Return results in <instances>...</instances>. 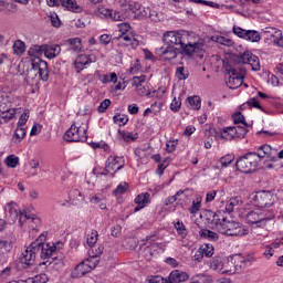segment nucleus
<instances>
[{
    "label": "nucleus",
    "instance_id": "obj_20",
    "mask_svg": "<svg viewBox=\"0 0 283 283\" xmlns=\"http://www.w3.org/2000/svg\"><path fill=\"white\" fill-rule=\"evenodd\" d=\"M160 59L164 61H174V59L178 57V54H180V50L176 46H161L157 50Z\"/></svg>",
    "mask_w": 283,
    "mask_h": 283
},
{
    "label": "nucleus",
    "instance_id": "obj_49",
    "mask_svg": "<svg viewBox=\"0 0 283 283\" xmlns=\"http://www.w3.org/2000/svg\"><path fill=\"white\" fill-rule=\"evenodd\" d=\"M137 17H145L149 18L151 17V9L149 7H143L139 4V8L137 9V12H135Z\"/></svg>",
    "mask_w": 283,
    "mask_h": 283
},
{
    "label": "nucleus",
    "instance_id": "obj_33",
    "mask_svg": "<svg viewBox=\"0 0 283 283\" xmlns=\"http://www.w3.org/2000/svg\"><path fill=\"white\" fill-rule=\"evenodd\" d=\"M261 224H266L268 220H273L275 218V212L273 210L263 209L259 210Z\"/></svg>",
    "mask_w": 283,
    "mask_h": 283
},
{
    "label": "nucleus",
    "instance_id": "obj_41",
    "mask_svg": "<svg viewBox=\"0 0 283 283\" xmlns=\"http://www.w3.org/2000/svg\"><path fill=\"white\" fill-rule=\"evenodd\" d=\"M263 34H268V36H272V39H275L276 36H280L282 33V30L275 29L273 27H266L262 29Z\"/></svg>",
    "mask_w": 283,
    "mask_h": 283
},
{
    "label": "nucleus",
    "instance_id": "obj_43",
    "mask_svg": "<svg viewBox=\"0 0 283 283\" xmlns=\"http://www.w3.org/2000/svg\"><path fill=\"white\" fill-rule=\"evenodd\" d=\"M199 250H201L202 254L206 256V258H211L213 255V245L211 243H206V244H202Z\"/></svg>",
    "mask_w": 283,
    "mask_h": 283
},
{
    "label": "nucleus",
    "instance_id": "obj_64",
    "mask_svg": "<svg viewBox=\"0 0 283 283\" xmlns=\"http://www.w3.org/2000/svg\"><path fill=\"white\" fill-rule=\"evenodd\" d=\"M138 72H140V62L138 60H135L130 64L129 73L130 74H138Z\"/></svg>",
    "mask_w": 283,
    "mask_h": 283
},
{
    "label": "nucleus",
    "instance_id": "obj_2",
    "mask_svg": "<svg viewBox=\"0 0 283 283\" xmlns=\"http://www.w3.org/2000/svg\"><path fill=\"white\" fill-rule=\"evenodd\" d=\"M44 50H45L44 44L32 45L28 50V55L33 57L31 60L32 70H34V72H38L41 81L48 82L50 78V71L48 70V62H45V61L41 60V57H39V56H41V54H43Z\"/></svg>",
    "mask_w": 283,
    "mask_h": 283
},
{
    "label": "nucleus",
    "instance_id": "obj_55",
    "mask_svg": "<svg viewBox=\"0 0 283 283\" xmlns=\"http://www.w3.org/2000/svg\"><path fill=\"white\" fill-rule=\"evenodd\" d=\"M129 189V185L127 182H120L116 189L113 190L114 196H122V193H125Z\"/></svg>",
    "mask_w": 283,
    "mask_h": 283
},
{
    "label": "nucleus",
    "instance_id": "obj_44",
    "mask_svg": "<svg viewBox=\"0 0 283 283\" xmlns=\"http://www.w3.org/2000/svg\"><path fill=\"white\" fill-rule=\"evenodd\" d=\"M175 229L177 233L181 235V238H187V234L189 232L187 231V228L185 227V223H182V221L175 222Z\"/></svg>",
    "mask_w": 283,
    "mask_h": 283
},
{
    "label": "nucleus",
    "instance_id": "obj_23",
    "mask_svg": "<svg viewBox=\"0 0 283 283\" xmlns=\"http://www.w3.org/2000/svg\"><path fill=\"white\" fill-rule=\"evenodd\" d=\"M151 195H149V192L138 195L135 198V205H137V207H135V212L140 211V209H145V207L149 205Z\"/></svg>",
    "mask_w": 283,
    "mask_h": 283
},
{
    "label": "nucleus",
    "instance_id": "obj_29",
    "mask_svg": "<svg viewBox=\"0 0 283 283\" xmlns=\"http://www.w3.org/2000/svg\"><path fill=\"white\" fill-rule=\"evenodd\" d=\"M25 134H28V128L17 126L14 134L12 136V143L19 145V143H21V140L25 138Z\"/></svg>",
    "mask_w": 283,
    "mask_h": 283
},
{
    "label": "nucleus",
    "instance_id": "obj_30",
    "mask_svg": "<svg viewBox=\"0 0 283 283\" xmlns=\"http://www.w3.org/2000/svg\"><path fill=\"white\" fill-rule=\"evenodd\" d=\"M248 224H262V219L260 217V210H252L247 214Z\"/></svg>",
    "mask_w": 283,
    "mask_h": 283
},
{
    "label": "nucleus",
    "instance_id": "obj_56",
    "mask_svg": "<svg viewBox=\"0 0 283 283\" xmlns=\"http://www.w3.org/2000/svg\"><path fill=\"white\" fill-rule=\"evenodd\" d=\"M178 147V139H170L166 143V151L168 154H174Z\"/></svg>",
    "mask_w": 283,
    "mask_h": 283
},
{
    "label": "nucleus",
    "instance_id": "obj_17",
    "mask_svg": "<svg viewBox=\"0 0 283 283\" xmlns=\"http://www.w3.org/2000/svg\"><path fill=\"white\" fill-rule=\"evenodd\" d=\"M36 240H39L41 259L48 260V258H52V255H54V251H56V245L54 243L43 244V242H45V234H41Z\"/></svg>",
    "mask_w": 283,
    "mask_h": 283
},
{
    "label": "nucleus",
    "instance_id": "obj_7",
    "mask_svg": "<svg viewBox=\"0 0 283 283\" xmlns=\"http://www.w3.org/2000/svg\"><path fill=\"white\" fill-rule=\"evenodd\" d=\"M258 163L255 151L247 153L237 160L235 167L241 174H253V171H258Z\"/></svg>",
    "mask_w": 283,
    "mask_h": 283
},
{
    "label": "nucleus",
    "instance_id": "obj_62",
    "mask_svg": "<svg viewBox=\"0 0 283 283\" xmlns=\"http://www.w3.org/2000/svg\"><path fill=\"white\" fill-rule=\"evenodd\" d=\"M49 19L53 28H61V19H59V15L56 13H51Z\"/></svg>",
    "mask_w": 283,
    "mask_h": 283
},
{
    "label": "nucleus",
    "instance_id": "obj_32",
    "mask_svg": "<svg viewBox=\"0 0 283 283\" xmlns=\"http://www.w3.org/2000/svg\"><path fill=\"white\" fill-rule=\"evenodd\" d=\"M66 44L69 45V50H71L72 52H81V50H83L81 38L69 39L66 40Z\"/></svg>",
    "mask_w": 283,
    "mask_h": 283
},
{
    "label": "nucleus",
    "instance_id": "obj_54",
    "mask_svg": "<svg viewBox=\"0 0 283 283\" xmlns=\"http://www.w3.org/2000/svg\"><path fill=\"white\" fill-rule=\"evenodd\" d=\"M170 6L177 10V12H180L185 10L186 2L185 0H168Z\"/></svg>",
    "mask_w": 283,
    "mask_h": 283
},
{
    "label": "nucleus",
    "instance_id": "obj_24",
    "mask_svg": "<svg viewBox=\"0 0 283 283\" xmlns=\"http://www.w3.org/2000/svg\"><path fill=\"white\" fill-rule=\"evenodd\" d=\"M138 139V133L134 132H127V130H117V140L119 143H132V140H137Z\"/></svg>",
    "mask_w": 283,
    "mask_h": 283
},
{
    "label": "nucleus",
    "instance_id": "obj_19",
    "mask_svg": "<svg viewBox=\"0 0 283 283\" xmlns=\"http://www.w3.org/2000/svg\"><path fill=\"white\" fill-rule=\"evenodd\" d=\"M125 167V160L123 157L118 156H109L106 160V170L112 171L113 174H116L117 171H120Z\"/></svg>",
    "mask_w": 283,
    "mask_h": 283
},
{
    "label": "nucleus",
    "instance_id": "obj_60",
    "mask_svg": "<svg viewBox=\"0 0 283 283\" xmlns=\"http://www.w3.org/2000/svg\"><path fill=\"white\" fill-rule=\"evenodd\" d=\"M182 193H185V191L179 190L176 192L175 196L168 197L165 201L166 207H169V205H174V202H176V200H178L179 196H182Z\"/></svg>",
    "mask_w": 283,
    "mask_h": 283
},
{
    "label": "nucleus",
    "instance_id": "obj_11",
    "mask_svg": "<svg viewBox=\"0 0 283 283\" xmlns=\"http://www.w3.org/2000/svg\"><path fill=\"white\" fill-rule=\"evenodd\" d=\"M210 269H212V271H219L220 273H229V275H232V273L238 271V265L233 264V258L228 259L227 263H222V258L213 256L210 261Z\"/></svg>",
    "mask_w": 283,
    "mask_h": 283
},
{
    "label": "nucleus",
    "instance_id": "obj_51",
    "mask_svg": "<svg viewBox=\"0 0 283 283\" xmlns=\"http://www.w3.org/2000/svg\"><path fill=\"white\" fill-rule=\"evenodd\" d=\"M29 118H30V111H24L18 120L17 127L28 128L25 125H27Z\"/></svg>",
    "mask_w": 283,
    "mask_h": 283
},
{
    "label": "nucleus",
    "instance_id": "obj_31",
    "mask_svg": "<svg viewBox=\"0 0 283 283\" xmlns=\"http://www.w3.org/2000/svg\"><path fill=\"white\" fill-rule=\"evenodd\" d=\"M199 234L201 235V238H205V240H209L210 242H218V240H220V235H218V232H213L209 229L200 230Z\"/></svg>",
    "mask_w": 283,
    "mask_h": 283
},
{
    "label": "nucleus",
    "instance_id": "obj_34",
    "mask_svg": "<svg viewBox=\"0 0 283 283\" xmlns=\"http://www.w3.org/2000/svg\"><path fill=\"white\" fill-rule=\"evenodd\" d=\"M240 202H242V200H240V197L230 198L226 203V211L228 213H233V210L235 209V207H238V205H240Z\"/></svg>",
    "mask_w": 283,
    "mask_h": 283
},
{
    "label": "nucleus",
    "instance_id": "obj_47",
    "mask_svg": "<svg viewBox=\"0 0 283 283\" xmlns=\"http://www.w3.org/2000/svg\"><path fill=\"white\" fill-rule=\"evenodd\" d=\"M7 167H11V169H14L19 165V157L15 155H9L4 160Z\"/></svg>",
    "mask_w": 283,
    "mask_h": 283
},
{
    "label": "nucleus",
    "instance_id": "obj_6",
    "mask_svg": "<svg viewBox=\"0 0 283 283\" xmlns=\"http://www.w3.org/2000/svg\"><path fill=\"white\" fill-rule=\"evenodd\" d=\"M219 233H222V235L242 238L243 235H249V228L240 222L223 219V222L219 226Z\"/></svg>",
    "mask_w": 283,
    "mask_h": 283
},
{
    "label": "nucleus",
    "instance_id": "obj_48",
    "mask_svg": "<svg viewBox=\"0 0 283 283\" xmlns=\"http://www.w3.org/2000/svg\"><path fill=\"white\" fill-rule=\"evenodd\" d=\"M112 14V9H107L105 7H99L96 11V15L99 17V19H109Z\"/></svg>",
    "mask_w": 283,
    "mask_h": 283
},
{
    "label": "nucleus",
    "instance_id": "obj_10",
    "mask_svg": "<svg viewBox=\"0 0 283 283\" xmlns=\"http://www.w3.org/2000/svg\"><path fill=\"white\" fill-rule=\"evenodd\" d=\"M39 253H41V245H39V240H35L22 252L20 256L21 264H24L27 268L33 266Z\"/></svg>",
    "mask_w": 283,
    "mask_h": 283
},
{
    "label": "nucleus",
    "instance_id": "obj_15",
    "mask_svg": "<svg viewBox=\"0 0 283 283\" xmlns=\"http://www.w3.org/2000/svg\"><path fill=\"white\" fill-rule=\"evenodd\" d=\"M239 62L243 63L244 65H250L253 72H260V57H258L255 54H252L251 51L243 52L240 55Z\"/></svg>",
    "mask_w": 283,
    "mask_h": 283
},
{
    "label": "nucleus",
    "instance_id": "obj_27",
    "mask_svg": "<svg viewBox=\"0 0 283 283\" xmlns=\"http://www.w3.org/2000/svg\"><path fill=\"white\" fill-rule=\"evenodd\" d=\"M43 54L45 55L46 59H56L61 54V46L57 44H44V52Z\"/></svg>",
    "mask_w": 283,
    "mask_h": 283
},
{
    "label": "nucleus",
    "instance_id": "obj_13",
    "mask_svg": "<svg viewBox=\"0 0 283 283\" xmlns=\"http://www.w3.org/2000/svg\"><path fill=\"white\" fill-rule=\"evenodd\" d=\"M92 269H96V262L92 263L90 260L83 261L71 272V277L74 280L83 277V275H87Z\"/></svg>",
    "mask_w": 283,
    "mask_h": 283
},
{
    "label": "nucleus",
    "instance_id": "obj_58",
    "mask_svg": "<svg viewBox=\"0 0 283 283\" xmlns=\"http://www.w3.org/2000/svg\"><path fill=\"white\" fill-rule=\"evenodd\" d=\"M214 41L220 45H227V48H231L233 45V40L227 39L224 36H217Z\"/></svg>",
    "mask_w": 283,
    "mask_h": 283
},
{
    "label": "nucleus",
    "instance_id": "obj_26",
    "mask_svg": "<svg viewBox=\"0 0 283 283\" xmlns=\"http://www.w3.org/2000/svg\"><path fill=\"white\" fill-rule=\"evenodd\" d=\"M168 280L169 283L187 282V280H189V274L180 270H175L169 274Z\"/></svg>",
    "mask_w": 283,
    "mask_h": 283
},
{
    "label": "nucleus",
    "instance_id": "obj_42",
    "mask_svg": "<svg viewBox=\"0 0 283 283\" xmlns=\"http://www.w3.org/2000/svg\"><path fill=\"white\" fill-rule=\"evenodd\" d=\"M160 109H163V104L155 102L154 104H151V106L149 108H146L144 111V116H149V113L153 112V114H158L160 112Z\"/></svg>",
    "mask_w": 283,
    "mask_h": 283
},
{
    "label": "nucleus",
    "instance_id": "obj_18",
    "mask_svg": "<svg viewBox=\"0 0 283 283\" xmlns=\"http://www.w3.org/2000/svg\"><path fill=\"white\" fill-rule=\"evenodd\" d=\"M96 60L92 59V55L87 54H80L76 56L75 61L73 62L74 70L77 74H81L83 70L87 67V65H92Z\"/></svg>",
    "mask_w": 283,
    "mask_h": 283
},
{
    "label": "nucleus",
    "instance_id": "obj_21",
    "mask_svg": "<svg viewBox=\"0 0 283 283\" xmlns=\"http://www.w3.org/2000/svg\"><path fill=\"white\" fill-rule=\"evenodd\" d=\"M206 220L208 224H212V227H216L219 230L220 224H222L227 218H224L220 211L213 212L209 210L206 212Z\"/></svg>",
    "mask_w": 283,
    "mask_h": 283
},
{
    "label": "nucleus",
    "instance_id": "obj_39",
    "mask_svg": "<svg viewBox=\"0 0 283 283\" xmlns=\"http://www.w3.org/2000/svg\"><path fill=\"white\" fill-rule=\"evenodd\" d=\"M13 52L18 55L21 56V54H23L25 52V43L21 40H17L13 43Z\"/></svg>",
    "mask_w": 283,
    "mask_h": 283
},
{
    "label": "nucleus",
    "instance_id": "obj_8",
    "mask_svg": "<svg viewBox=\"0 0 283 283\" xmlns=\"http://www.w3.org/2000/svg\"><path fill=\"white\" fill-rule=\"evenodd\" d=\"M250 200L254 207L260 209H269L275 205V196L269 190H261L250 195Z\"/></svg>",
    "mask_w": 283,
    "mask_h": 283
},
{
    "label": "nucleus",
    "instance_id": "obj_37",
    "mask_svg": "<svg viewBox=\"0 0 283 283\" xmlns=\"http://www.w3.org/2000/svg\"><path fill=\"white\" fill-rule=\"evenodd\" d=\"M232 120L234 123V125H243L242 127H249V124L247 123V119L244 118V115H242V113L237 112L232 115Z\"/></svg>",
    "mask_w": 283,
    "mask_h": 283
},
{
    "label": "nucleus",
    "instance_id": "obj_25",
    "mask_svg": "<svg viewBox=\"0 0 283 283\" xmlns=\"http://www.w3.org/2000/svg\"><path fill=\"white\" fill-rule=\"evenodd\" d=\"M61 6L69 10V12H74L75 14L83 12V7H81L76 0H61Z\"/></svg>",
    "mask_w": 283,
    "mask_h": 283
},
{
    "label": "nucleus",
    "instance_id": "obj_35",
    "mask_svg": "<svg viewBox=\"0 0 283 283\" xmlns=\"http://www.w3.org/2000/svg\"><path fill=\"white\" fill-rule=\"evenodd\" d=\"M91 250L88 251L90 258H101L103 255V252L105 251V247L103 244H95L93 247H90Z\"/></svg>",
    "mask_w": 283,
    "mask_h": 283
},
{
    "label": "nucleus",
    "instance_id": "obj_38",
    "mask_svg": "<svg viewBox=\"0 0 283 283\" xmlns=\"http://www.w3.org/2000/svg\"><path fill=\"white\" fill-rule=\"evenodd\" d=\"M49 281L48 274L41 273L39 275H35L34 277H29L24 282L25 283H46Z\"/></svg>",
    "mask_w": 283,
    "mask_h": 283
},
{
    "label": "nucleus",
    "instance_id": "obj_3",
    "mask_svg": "<svg viewBox=\"0 0 283 283\" xmlns=\"http://www.w3.org/2000/svg\"><path fill=\"white\" fill-rule=\"evenodd\" d=\"M87 119L74 122L64 134L66 143H85L87 140Z\"/></svg>",
    "mask_w": 283,
    "mask_h": 283
},
{
    "label": "nucleus",
    "instance_id": "obj_53",
    "mask_svg": "<svg viewBox=\"0 0 283 283\" xmlns=\"http://www.w3.org/2000/svg\"><path fill=\"white\" fill-rule=\"evenodd\" d=\"M113 122L119 126L127 125V123H129V117L127 115H115Z\"/></svg>",
    "mask_w": 283,
    "mask_h": 283
},
{
    "label": "nucleus",
    "instance_id": "obj_61",
    "mask_svg": "<svg viewBox=\"0 0 283 283\" xmlns=\"http://www.w3.org/2000/svg\"><path fill=\"white\" fill-rule=\"evenodd\" d=\"M232 163H233V156H231V155H227L224 157H221L220 160H219V164L221 165V167H228Z\"/></svg>",
    "mask_w": 283,
    "mask_h": 283
},
{
    "label": "nucleus",
    "instance_id": "obj_22",
    "mask_svg": "<svg viewBox=\"0 0 283 283\" xmlns=\"http://www.w3.org/2000/svg\"><path fill=\"white\" fill-rule=\"evenodd\" d=\"M118 3L123 12H132L133 14H135V12L138 11V8H140V3L132 0H118Z\"/></svg>",
    "mask_w": 283,
    "mask_h": 283
},
{
    "label": "nucleus",
    "instance_id": "obj_4",
    "mask_svg": "<svg viewBox=\"0 0 283 283\" xmlns=\"http://www.w3.org/2000/svg\"><path fill=\"white\" fill-rule=\"evenodd\" d=\"M4 217L8 224H14L19 220L20 226H23L25 220H36V216L21 212L19 206L14 202L4 206Z\"/></svg>",
    "mask_w": 283,
    "mask_h": 283
},
{
    "label": "nucleus",
    "instance_id": "obj_5",
    "mask_svg": "<svg viewBox=\"0 0 283 283\" xmlns=\"http://www.w3.org/2000/svg\"><path fill=\"white\" fill-rule=\"evenodd\" d=\"M118 31L120 32V35L118 36L119 41H125L126 45H130L133 50H136L140 43H143V36L136 34L134 32V29H132V25L129 23L124 22L117 24Z\"/></svg>",
    "mask_w": 283,
    "mask_h": 283
},
{
    "label": "nucleus",
    "instance_id": "obj_40",
    "mask_svg": "<svg viewBox=\"0 0 283 283\" xmlns=\"http://www.w3.org/2000/svg\"><path fill=\"white\" fill-rule=\"evenodd\" d=\"M98 242V231L92 230L86 237V243L88 247H94Z\"/></svg>",
    "mask_w": 283,
    "mask_h": 283
},
{
    "label": "nucleus",
    "instance_id": "obj_1",
    "mask_svg": "<svg viewBox=\"0 0 283 283\" xmlns=\"http://www.w3.org/2000/svg\"><path fill=\"white\" fill-rule=\"evenodd\" d=\"M165 45L176 48L179 45L185 56L205 57V43L196 41V33L189 31H167L163 39Z\"/></svg>",
    "mask_w": 283,
    "mask_h": 283
},
{
    "label": "nucleus",
    "instance_id": "obj_36",
    "mask_svg": "<svg viewBox=\"0 0 283 283\" xmlns=\"http://www.w3.org/2000/svg\"><path fill=\"white\" fill-rule=\"evenodd\" d=\"M187 103L188 105H190L191 109H200V107L202 106V101L198 95L188 97Z\"/></svg>",
    "mask_w": 283,
    "mask_h": 283
},
{
    "label": "nucleus",
    "instance_id": "obj_63",
    "mask_svg": "<svg viewBox=\"0 0 283 283\" xmlns=\"http://www.w3.org/2000/svg\"><path fill=\"white\" fill-rule=\"evenodd\" d=\"M182 106V102L180 101V98H174L171 104H170V109L171 112H180V107Z\"/></svg>",
    "mask_w": 283,
    "mask_h": 283
},
{
    "label": "nucleus",
    "instance_id": "obj_12",
    "mask_svg": "<svg viewBox=\"0 0 283 283\" xmlns=\"http://www.w3.org/2000/svg\"><path fill=\"white\" fill-rule=\"evenodd\" d=\"M249 134L247 127L242 126H228L220 132L219 137L223 140H235V138H244Z\"/></svg>",
    "mask_w": 283,
    "mask_h": 283
},
{
    "label": "nucleus",
    "instance_id": "obj_45",
    "mask_svg": "<svg viewBox=\"0 0 283 283\" xmlns=\"http://www.w3.org/2000/svg\"><path fill=\"white\" fill-rule=\"evenodd\" d=\"M255 107V109H261V112H264V108H262V105H260V102H258V98L253 97L250 98L245 104L241 105V109H244V107Z\"/></svg>",
    "mask_w": 283,
    "mask_h": 283
},
{
    "label": "nucleus",
    "instance_id": "obj_46",
    "mask_svg": "<svg viewBox=\"0 0 283 283\" xmlns=\"http://www.w3.org/2000/svg\"><path fill=\"white\" fill-rule=\"evenodd\" d=\"M12 251V243L7 240H0V254L10 253Z\"/></svg>",
    "mask_w": 283,
    "mask_h": 283
},
{
    "label": "nucleus",
    "instance_id": "obj_9",
    "mask_svg": "<svg viewBox=\"0 0 283 283\" xmlns=\"http://www.w3.org/2000/svg\"><path fill=\"white\" fill-rule=\"evenodd\" d=\"M224 71L229 74L227 86L230 90H238L244 83V72L231 66L229 63H223Z\"/></svg>",
    "mask_w": 283,
    "mask_h": 283
},
{
    "label": "nucleus",
    "instance_id": "obj_16",
    "mask_svg": "<svg viewBox=\"0 0 283 283\" xmlns=\"http://www.w3.org/2000/svg\"><path fill=\"white\" fill-rule=\"evenodd\" d=\"M256 160L260 163L262 158H266L270 161L277 160V150L273 149L270 145L265 144L258 148L256 153Z\"/></svg>",
    "mask_w": 283,
    "mask_h": 283
},
{
    "label": "nucleus",
    "instance_id": "obj_28",
    "mask_svg": "<svg viewBox=\"0 0 283 283\" xmlns=\"http://www.w3.org/2000/svg\"><path fill=\"white\" fill-rule=\"evenodd\" d=\"M17 116V108L10 107L9 111L0 114V125H6V123H10L12 118Z\"/></svg>",
    "mask_w": 283,
    "mask_h": 283
},
{
    "label": "nucleus",
    "instance_id": "obj_50",
    "mask_svg": "<svg viewBox=\"0 0 283 283\" xmlns=\"http://www.w3.org/2000/svg\"><path fill=\"white\" fill-rule=\"evenodd\" d=\"M202 205V197H197L189 209L190 213H198L200 211V207Z\"/></svg>",
    "mask_w": 283,
    "mask_h": 283
},
{
    "label": "nucleus",
    "instance_id": "obj_52",
    "mask_svg": "<svg viewBox=\"0 0 283 283\" xmlns=\"http://www.w3.org/2000/svg\"><path fill=\"white\" fill-rule=\"evenodd\" d=\"M176 76L179 81H187L189 78V72L185 67L180 66L176 70Z\"/></svg>",
    "mask_w": 283,
    "mask_h": 283
},
{
    "label": "nucleus",
    "instance_id": "obj_59",
    "mask_svg": "<svg viewBox=\"0 0 283 283\" xmlns=\"http://www.w3.org/2000/svg\"><path fill=\"white\" fill-rule=\"evenodd\" d=\"M146 78H147V76H145V75L134 76L132 80L133 87H140V85H143V83H145Z\"/></svg>",
    "mask_w": 283,
    "mask_h": 283
},
{
    "label": "nucleus",
    "instance_id": "obj_14",
    "mask_svg": "<svg viewBox=\"0 0 283 283\" xmlns=\"http://www.w3.org/2000/svg\"><path fill=\"white\" fill-rule=\"evenodd\" d=\"M233 34L245 41H251L252 43H258L262 39L258 31L244 30L240 27H233Z\"/></svg>",
    "mask_w": 283,
    "mask_h": 283
},
{
    "label": "nucleus",
    "instance_id": "obj_57",
    "mask_svg": "<svg viewBox=\"0 0 283 283\" xmlns=\"http://www.w3.org/2000/svg\"><path fill=\"white\" fill-rule=\"evenodd\" d=\"M109 19H112V21H125L126 17L120 13V11L111 10Z\"/></svg>",
    "mask_w": 283,
    "mask_h": 283
}]
</instances>
